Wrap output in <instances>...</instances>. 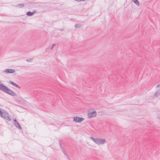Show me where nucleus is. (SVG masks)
<instances>
[{"instance_id": "nucleus-1", "label": "nucleus", "mask_w": 160, "mask_h": 160, "mask_svg": "<svg viewBox=\"0 0 160 160\" xmlns=\"http://www.w3.org/2000/svg\"><path fill=\"white\" fill-rule=\"evenodd\" d=\"M0 90L13 97L16 96L15 92L2 84H0Z\"/></svg>"}, {"instance_id": "nucleus-2", "label": "nucleus", "mask_w": 160, "mask_h": 160, "mask_svg": "<svg viewBox=\"0 0 160 160\" xmlns=\"http://www.w3.org/2000/svg\"><path fill=\"white\" fill-rule=\"evenodd\" d=\"M0 90L13 97L16 96L15 92L2 84H0Z\"/></svg>"}, {"instance_id": "nucleus-3", "label": "nucleus", "mask_w": 160, "mask_h": 160, "mask_svg": "<svg viewBox=\"0 0 160 160\" xmlns=\"http://www.w3.org/2000/svg\"><path fill=\"white\" fill-rule=\"evenodd\" d=\"M90 138L97 144H103L106 142L105 140L104 139L95 138L92 137H90Z\"/></svg>"}, {"instance_id": "nucleus-4", "label": "nucleus", "mask_w": 160, "mask_h": 160, "mask_svg": "<svg viewBox=\"0 0 160 160\" xmlns=\"http://www.w3.org/2000/svg\"><path fill=\"white\" fill-rule=\"evenodd\" d=\"M84 119V118L82 117H75L73 118V121L76 122L80 123Z\"/></svg>"}, {"instance_id": "nucleus-5", "label": "nucleus", "mask_w": 160, "mask_h": 160, "mask_svg": "<svg viewBox=\"0 0 160 160\" xmlns=\"http://www.w3.org/2000/svg\"><path fill=\"white\" fill-rule=\"evenodd\" d=\"M88 116L89 118H91L97 116V112L96 111H94L92 112H88Z\"/></svg>"}, {"instance_id": "nucleus-6", "label": "nucleus", "mask_w": 160, "mask_h": 160, "mask_svg": "<svg viewBox=\"0 0 160 160\" xmlns=\"http://www.w3.org/2000/svg\"><path fill=\"white\" fill-rule=\"evenodd\" d=\"M14 121L15 123V125L16 127L18 128V129L21 130L22 129L21 127L20 126V125L19 124L18 122L17 121L16 119H15L14 120Z\"/></svg>"}, {"instance_id": "nucleus-7", "label": "nucleus", "mask_w": 160, "mask_h": 160, "mask_svg": "<svg viewBox=\"0 0 160 160\" xmlns=\"http://www.w3.org/2000/svg\"><path fill=\"white\" fill-rule=\"evenodd\" d=\"M4 72L8 73H13L15 72V71L14 69H5Z\"/></svg>"}, {"instance_id": "nucleus-8", "label": "nucleus", "mask_w": 160, "mask_h": 160, "mask_svg": "<svg viewBox=\"0 0 160 160\" xmlns=\"http://www.w3.org/2000/svg\"><path fill=\"white\" fill-rule=\"evenodd\" d=\"M9 83L19 89L21 88V87L20 86H19L18 84H16L14 82L12 81H9Z\"/></svg>"}, {"instance_id": "nucleus-9", "label": "nucleus", "mask_w": 160, "mask_h": 160, "mask_svg": "<svg viewBox=\"0 0 160 160\" xmlns=\"http://www.w3.org/2000/svg\"><path fill=\"white\" fill-rule=\"evenodd\" d=\"M36 12L35 11H33L32 12L30 11H28L27 12L26 14L28 16H31L34 13Z\"/></svg>"}, {"instance_id": "nucleus-10", "label": "nucleus", "mask_w": 160, "mask_h": 160, "mask_svg": "<svg viewBox=\"0 0 160 160\" xmlns=\"http://www.w3.org/2000/svg\"><path fill=\"white\" fill-rule=\"evenodd\" d=\"M8 114V113L5 111H4L3 114L1 115V117L2 118L4 119L5 118V117L7 116Z\"/></svg>"}, {"instance_id": "nucleus-11", "label": "nucleus", "mask_w": 160, "mask_h": 160, "mask_svg": "<svg viewBox=\"0 0 160 160\" xmlns=\"http://www.w3.org/2000/svg\"><path fill=\"white\" fill-rule=\"evenodd\" d=\"M160 95V91H158L156 92L153 96V97L154 98H156L158 97Z\"/></svg>"}, {"instance_id": "nucleus-12", "label": "nucleus", "mask_w": 160, "mask_h": 160, "mask_svg": "<svg viewBox=\"0 0 160 160\" xmlns=\"http://www.w3.org/2000/svg\"><path fill=\"white\" fill-rule=\"evenodd\" d=\"M15 96V98L18 100L20 101L22 100V98L19 95H17L16 94V96Z\"/></svg>"}, {"instance_id": "nucleus-13", "label": "nucleus", "mask_w": 160, "mask_h": 160, "mask_svg": "<svg viewBox=\"0 0 160 160\" xmlns=\"http://www.w3.org/2000/svg\"><path fill=\"white\" fill-rule=\"evenodd\" d=\"M59 144H60V146H61V148H62V152H63V153L64 154L65 156H67L68 158V155H67V152H66V151H65V150L64 148H62V146H61V143H60V142L59 143Z\"/></svg>"}, {"instance_id": "nucleus-14", "label": "nucleus", "mask_w": 160, "mask_h": 160, "mask_svg": "<svg viewBox=\"0 0 160 160\" xmlns=\"http://www.w3.org/2000/svg\"><path fill=\"white\" fill-rule=\"evenodd\" d=\"M137 5L139 6L140 5L139 2L138 0H132Z\"/></svg>"}, {"instance_id": "nucleus-15", "label": "nucleus", "mask_w": 160, "mask_h": 160, "mask_svg": "<svg viewBox=\"0 0 160 160\" xmlns=\"http://www.w3.org/2000/svg\"><path fill=\"white\" fill-rule=\"evenodd\" d=\"M5 120H8V121H10L11 120V118L9 117V115H7V116L5 117V118H4Z\"/></svg>"}, {"instance_id": "nucleus-16", "label": "nucleus", "mask_w": 160, "mask_h": 160, "mask_svg": "<svg viewBox=\"0 0 160 160\" xmlns=\"http://www.w3.org/2000/svg\"><path fill=\"white\" fill-rule=\"evenodd\" d=\"M24 4H19L16 5V7H19L20 8H22L24 6Z\"/></svg>"}, {"instance_id": "nucleus-17", "label": "nucleus", "mask_w": 160, "mask_h": 160, "mask_svg": "<svg viewBox=\"0 0 160 160\" xmlns=\"http://www.w3.org/2000/svg\"><path fill=\"white\" fill-rule=\"evenodd\" d=\"M5 110H4L0 108V116L2 114H3V112H4V111H5Z\"/></svg>"}, {"instance_id": "nucleus-18", "label": "nucleus", "mask_w": 160, "mask_h": 160, "mask_svg": "<svg viewBox=\"0 0 160 160\" xmlns=\"http://www.w3.org/2000/svg\"><path fill=\"white\" fill-rule=\"evenodd\" d=\"M81 26V25H80L79 24H76L75 26V27L76 28H79Z\"/></svg>"}, {"instance_id": "nucleus-19", "label": "nucleus", "mask_w": 160, "mask_h": 160, "mask_svg": "<svg viewBox=\"0 0 160 160\" xmlns=\"http://www.w3.org/2000/svg\"><path fill=\"white\" fill-rule=\"evenodd\" d=\"M32 59H27L26 60L28 62H30Z\"/></svg>"}, {"instance_id": "nucleus-20", "label": "nucleus", "mask_w": 160, "mask_h": 160, "mask_svg": "<svg viewBox=\"0 0 160 160\" xmlns=\"http://www.w3.org/2000/svg\"><path fill=\"white\" fill-rule=\"evenodd\" d=\"M55 44H53V45H52V47H51V50H52V49H53V48L54 46H55Z\"/></svg>"}, {"instance_id": "nucleus-21", "label": "nucleus", "mask_w": 160, "mask_h": 160, "mask_svg": "<svg viewBox=\"0 0 160 160\" xmlns=\"http://www.w3.org/2000/svg\"><path fill=\"white\" fill-rule=\"evenodd\" d=\"M156 87L158 88L160 87V84H158L156 86Z\"/></svg>"}]
</instances>
